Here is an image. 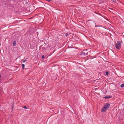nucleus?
<instances>
[{"mask_svg":"<svg viewBox=\"0 0 124 124\" xmlns=\"http://www.w3.org/2000/svg\"><path fill=\"white\" fill-rule=\"evenodd\" d=\"M44 57H44V55H43L42 56V57H41V58H42V59H43L44 58Z\"/></svg>","mask_w":124,"mask_h":124,"instance_id":"f8f14e48","label":"nucleus"},{"mask_svg":"<svg viewBox=\"0 0 124 124\" xmlns=\"http://www.w3.org/2000/svg\"><path fill=\"white\" fill-rule=\"evenodd\" d=\"M106 74L107 76L108 75V71H106Z\"/></svg>","mask_w":124,"mask_h":124,"instance_id":"9d476101","label":"nucleus"},{"mask_svg":"<svg viewBox=\"0 0 124 124\" xmlns=\"http://www.w3.org/2000/svg\"><path fill=\"white\" fill-rule=\"evenodd\" d=\"M112 97V96H109V95H106L105 96L104 98L105 99H109L111 98Z\"/></svg>","mask_w":124,"mask_h":124,"instance_id":"20e7f679","label":"nucleus"},{"mask_svg":"<svg viewBox=\"0 0 124 124\" xmlns=\"http://www.w3.org/2000/svg\"><path fill=\"white\" fill-rule=\"evenodd\" d=\"M122 43V41H118L115 44V46L117 50H119L121 48V44Z\"/></svg>","mask_w":124,"mask_h":124,"instance_id":"f257e3e1","label":"nucleus"},{"mask_svg":"<svg viewBox=\"0 0 124 124\" xmlns=\"http://www.w3.org/2000/svg\"><path fill=\"white\" fill-rule=\"evenodd\" d=\"M26 61H27V60H26V59H25V60H24L23 61V62H26Z\"/></svg>","mask_w":124,"mask_h":124,"instance_id":"4468645a","label":"nucleus"},{"mask_svg":"<svg viewBox=\"0 0 124 124\" xmlns=\"http://www.w3.org/2000/svg\"><path fill=\"white\" fill-rule=\"evenodd\" d=\"M1 75H0V78H1Z\"/></svg>","mask_w":124,"mask_h":124,"instance_id":"6ab92c4d","label":"nucleus"},{"mask_svg":"<svg viewBox=\"0 0 124 124\" xmlns=\"http://www.w3.org/2000/svg\"><path fill=\"white\" fill-rule=\"evenodd\" d=\"M120 86L121 87H124V84H121L120 85Z\"/></svg>","mask_w":124,"mask_h":124,"instance_id":"6e6552de","label":"nucleus"},{"mask_svg":"<svg viewBox=\"0 0 124 124\" xmlns=\"http://www.w3.org/2000/svg\"><path fill=\"white\" fill-rule=\"evenodd\" d=\"M68 35L67 34H65V36L67 37V36H68Z\"/></svg>","mask_w":124,"mask_h":124,"instance_id":"2eb2a0df","label":"nucleus"},{"mask_svg":"<svg viewBox=\"0 0 124 124\" xmlns=\"http://www.w3.org/2000/svg\"><path fill=\"white\" fill-rule=\"evenodd\" d=\"M25 65L24 64H22V67L23 69H24Z\"/></svg>","mask_w":124,"mask_h":124,"instance_id":"423d86ee","label":"nucleus"},{"mask_svg":"<svg viewBox=\"0 0 124 124\" xmlns=\"http://www.w3.org/2000/svg\"><path fill=\"white\" fill-rule=\"evenodd\" d=\"M42 49L44 50H46V48H45V47H42Z\"/></svg>","mask_w":124,"mask_h":124,"instance_id":"1a4fd4ad","label":"nucleus"},{"mask_svg":"<svg viewBox=\"0 0 124 124\" xmlns=\"http://www.w3.org/2000/svg\"><path fill=\"white\" fill-rule=\"evenodd\" d=\"M37 29H37V28L36 29V28H35V30H36V31H37V30H37Z\"/></svg>","mask_w":124,"mask_h":124,"instance_id":"f3484780","label":"nucleus"},{"mask_svg":"<svg viewBox=\"0 0 124 124\" xmlns=\"http://www.w3.org/2000/svg\"><path fill=\"white\" fill-rule=\"evenodd\" d=\"M101 28L102 29H104V28H104L103 27H101Z\"/></svg>","mask_w":124,"mask_h":124,"instance_id":"a211bd4d","label":"nucleus"},{"mask_svg":"<svg viewBox=\"0 0 124 124\" xmlns=\"http://www.w3.org/2000/svg\"><path fill=\"white\" fill-rule=\"evenodd\" d=\"M107 110L108 109L107 108H106L105 107H104L102 108L101 110V111L102 112H104Z\"/></svg>","mask_w":124,"mask_h":124,"instance_id":"7ed1b4c3","label":"nucleus"},{"mask_svg":"<svg viewBox=\"0 0 124 124\" xmlns=\"http://www.w3.org/2000/svg\"><path fill=\"white\" fill-rule=\"evenodd\" d=\"M23 108L24 109H27V108L26 106H24L23 107Z\"/></svg>","mask_w":124,"mask_h":124,"instance_id":"9b49d317","label":"nucleus"},{"mask_svg":"<svg viewBox=\"0 0 124 124\" xmlns=\"http://www.w3.org/2000/svg\"><path fill=\"white\" fill-rule=\"evenodd\" d=\"M107 33H106V34H105V35H106V34H107Z\"/></svg>","mask_w":124,"mask_h":124,"instance_id":"aec40b11","label":"nucleus"},{"mask_svg":"<svg viewBox=\"0 0 124 124\" xmlns=\"http://www.w3.org/2000/svg\"><path fill=\"white\" fill-rule=\"evenodd\" d=\"M109 106L110 105L109 104L106 103L104 107H105L106 108H107L108 109L109 108Z\"/></svg>","mask_w":124,"mask_h":124,"instance_id":"f03ea898","label":"nucleus"},{"mask_svg":"<svg viewBox=\"0 0 124 124\" xmlns=\"http://www.w3.org/2000/svg\"><path fill=\"white\" fill-rule=\"evenodd\" d=\"M46 1H47L48 2H50L52 1V0H46Z\"/></svg>","mask_w":124,"mask_h":124,"instance_id":"ddd939ff","label":"nucleus"},{"mask_svg":"<svg viewBox=\"0 0 124 124\" xmlns=\"http://www.w3.org/2000/svg\"><path fill=\"white\" fill-rule=\"evenodd\" d=\"M16 44V40L13 41V44L14 46H15Z\"/></svg>","mask_w":124,"mask_h":124,"instance_id":"39448f33","label":"nucleus"},{"mask_svg":"<svg viewBox=\"0 0 124 124\" xmlns=\"http://www.w3.org/2000/svg\"><path fill=\"white\" fill-rule=\"evenodd\" d=\"M14 105V103H13V106Z\"/></svg>","mask_w":124,"mask_h":124,"instance_id":"4be33fe9","label":"nucleus"},{"mask_svg":"<svg viewBox=\"0 0 124 124\" xmlns=\"http://www.w3.org/2000/svg\"><path fill=\"white\" fill-rule=\"evenodd\" d=\"M82 54L83 55H87L88 54L87 53L86 54H85L84 52H82Z\"/></svg>","mask_w":124,"mask_h":124,"instance_id":"0eeeda50","label":"nucleus"},{"mask_svg":"<svg viewBox=\"0 0 124 124\" xmlns=\"http://www.w3.org/2000/svg\"><path fill=\"white\" fill-rule=\"evenodd\" d=\"M97 26H95V27H97Z\"/></svg>","mask_w":124,"mask_h":124,"instance_id":"412c9836","label":"nucleus"},{"mask_svg":"<svg viewBox=\"0 0 124 124\" xmlns=\"http://www.w3.org/2000/svg\"><path fill=\"white\" fill-rule=\"evenodd\" d=\"M111 35V34L110 33H109L108 34V36H109H109H110V35Z\"/></svg>","mask_w":124,"mask_h":124,"instance_id":"dca6fc26","label":"nucleus"}]
</instances>
